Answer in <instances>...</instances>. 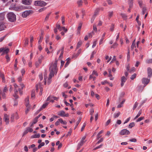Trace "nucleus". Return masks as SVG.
<instances>
[{"mask_svg":"<svg viewBox=\"0 0 152 152\" xmlns=\"http://www.w3.org/2000/svg\"><path fill=\"white\" fill-rule=\"evenodd\" d=\"M57 60H56L54 61V63L51 65L49 68L50 71V74L49 78L48 80V83L50 84V82L49 81H51L52 77L54 76V74L57 73Z\"/></svg>","mask_w":152,"mask_h":152,"instance_id":"f257e3e1","label":"nucleus"},{"mask_svg":"<svg viewBox=\"0 0 152 152\" xmlns=\"http://www.w3.org/2000/svg\"><path fill=\"white\" fill-rule=\"evenodd\" d=\"M7 18L8 20L11 22H14L16 20V15L13 12H10L7 14Z\"/></svg>","mask_w":152,"mask_h":152,"instance_id":"f03ea898","label":"nucleus"},{"mask_svg":"<svg viewBox=\"0 0 152 152\" xmlns=\"http://www.w3.org/2000/svg\"><path fill=\"white\" fill-rule=\"evenodd\" d=\"M34 5L37 6L44 7L46 5V3L42 1H34Z\"/></svg>","mask_w":152,"mask_h":152,"instance_id":"7ed1b4c3","label":"nucleus"},{"mask_svg":"<svg viewBox=\"0 0 152 152\" xmlns=\"http://www.w3.org/2000/svg\"><path fill=\"white\" fill-rule=\"evenodd\" d=\"M59 97L54 96L53 95H50L47 99L46 101H50V102L52 103L54 102V100L58 101Z\"/></svg>","mask_w":152,"mask_h":152,"instance_id":"20e7f679","label":"nucleus"},{"mask_svg":"<svg viewBox=\"0 0 152 152\" xmlns=\"http://www.w3.org/2000/svg\"><path fill=\"white\" fill-rule=\"evenodd\" d=\"M86 137V136H84L81 139L80 142L78 143L77 147V150L79 149L80 148V147L82 146L83 144L84 143H85L86 142V140L84 141Z\"/></svg>","mask_w":152,"mask_h":152,"instance_id":"39448f33","label":"nucleus"},{"mask_svg":"<svg viewBox=\"0 0 152 152\" xmlns=\"http://www.w3.org/2000/svg\"><path fill=\"white\" fill-rule=\"evenodd\" d=\"M130 133V132L126 129H123L119 132L120 134L122 135H128Z\"/></svg>","mask_w":152,"mask_h":152,"instance_id":"423d86ee","label":"nucleus"},{"mask_svg":"<svg viewBox=\"0 0 152 152\" xmlns=\"http://www.w3.org/2000/svg\"><path fill=\"white\" fill-rule=\"evenodd\" d=\"M33 13V11L31 10L26 11L23 12L22 14V16L23 18H26L29 14Z\"/></svg>","mask_w":152,"mask_h":152,"instance_id":"0eeeda50","label":"nucleus"},{"mask_svg":"<svg viewBox=\"0 0 152 152\" xmlns=\"http://www.w3.org/2000/svg\"><path fill=\"white\" fill-rule=\"evenodd\" d=\"M150 79L146 78H143L142 80V83L144 84V87L145 86L149 83Z\"/></svg>","mask_w":152,"mask_h":152,"instance_id":"6e6552de","label":"nucleus"},{"mask_svg":"<svg viewBox=\"0 0 152 152\" xmlns=\"http://www.w3.org/2000/svg\"><path fill=\"white\" fill-rule=\"evenodd\" d=\"M14 1V0H10L6 4V6L10 5V8H13L15 7V4H13L12 2Z\"/></svg>","mask_w":152,"mask_h":152,"instance_id":"1a4fd4ad","label":"nucleus"},{"mask_svg":"<svg viewBox=\"0 0 152 152\" xmlns=\"http://www.w3.org/2000/svg\"><path fill=\"white\" fill-rule=\"evenodd\" d=\"M4 119L6 123V124L9 123L10 121L9 116L6 114H4Z\"/></svg>","mask_w":152,"mask_h":152,"instance_id":"9d476101","label":"nucleus"},{"mask_svg":"<svg viewBox=\"0 0 152 152\" xmlns=\"http://www.w3.org/2000/svg\"><path fill=\"white\" fill-rule=\"evenodd\" d=\"M31 2V0H22V3L25 5H30Z\"/></svg>","mask_w":152,"mask_h":152,"instance_id":"9b49d317","label":"nucleus"},{"mask_svg":"<svg viewBox=\"0 0 152 152\" xmlns=\"http://www.w3.org/2000/svg\"><path fill=\"white\" fill-rule=\"evenodd\" d=\"M148 77L150 78L152 75V69L150 67L147 69Z\"/></svg>","mask_w":152,"mask_h":152,"instance_id":"f8f14e48","label":"nucleus"},{"mask_svg":"<svg viewBox=\"0 0 152 152\" xmlns=\"http://www.w3.org/2000/svg\"><path fill=\"white\" fill-rule=\"evenodd\" d=\"M127 79V78L126 77H125L124 76H123V77H122L121 80V87H122L124 86V83H125Z\"/></svg>","mask_w":152,"mask_h":152,"instance_id":"ddd939ff","label":"nucleus"},{"mask_svg":"<svg viewBox=\"0 0 152 152\" xmlns=\"http://www.w3.org/2000/svg\"><path fill=\"white\" fill-rule=\"evenodd\" d=\"M0 77L2 78V82L5 83V80L4 74L0 72Z\"/></svg>","mask_w":152,"mask_h":152,"instance_id":"4468645a","label":"nucleus"},{"mask_svg":"<svg viewBox=\"0 0 152 152\" xmlns=\"http://www.w3.org/2000/svg\"><path fill=\"white\" fill-rule=\"evenodd\" d=\"M58 121H60V122L61 124L64 125H66L67 124L66 122L65 121H63L61 118L58 119Z\"/></svg>","mask_w":152,"mask_h":152,"instance_id":"2eb2a0df","label":"nucleus"},{"mask_svg":"<svg viewBox=\"0 0 152 152\" xmlns=\"http://www.w3.org/2000/svg\"><path fill=\"white\" fill-rule=\"evenodd\" d=\"M6 27L5 25L2 23H0V31H1L4 30V28Z\"/></svg>","mask_w":152,"mask_h":152,"instance_id":"dca6fc26","label":"nucleus"},{"mask_svg":"<svg viewBox=\"0 0 152 152\" xmlns=\"http://www.w3.org/2000/svg\"><path fill=\"white\" fill-rule=\"evenodd\" d=\"M133 3V0H129L128 4L129 8H132V7Z\"/></svg>","mask_w":152,"mask_h":152,"instance_id":"f3484780","label":"nucleus"},{"mask_svg":"<svg viewBox=\"0 0 152 152\" xmlns=\"http://www.w3.org/2000/svg\"><path fill=\"white\" fill-rule=\"evenodd\" d=\"M83 3V2L82 0H78L77 2L78 6L81 7L82 6Z\"/></svg>","mask_w":152,"mask_h":152,"instance_id":"a211bd4d","label":"nucleus"},{"mask_svg":"<svg viewBox=\"0 0 152 152\" xmlns=\"http://www.w3.org/2000/svg\"><path fill=\"white\" fill-rule=\"evenodd\" d=\"M4 18V13H0V20H3Z\"/></svg>","mask_w":152,"mask_h":152,"instance_id":"6ab92c4d","label":"nucleus"},{"mask_svg":"<svg viewBox=\"0 0 152 152\" xmlns=\"http://www.w3.org/2000/svg\"><path fill=\"white\" fill-rule=\"evenodd\" d=\"M65 113V112L64 111L61 110L59 112L58 115H59L64 117Z\"/></svg>","mask_w":152,"mask_h":152,"instance_id":"aec40b11","label":"nucleus"},{"mask_svg":"<svg viewBox=\"0 0 152 152\" xmlns=\"http://www.w3.org/2000/svg\"><path fill=\"white\" fill-rule=\"evenodd\" d=\"M142 113V110H140L138 112V114L134 118V119L135 120L139 116H140Z\"/></svg>","mask_w":152,"mask_h":152,"instance_id":"412c9836","label":"nucleus"},{"mask_svg":"<svg viewBox=\"0 0 152 152\" xmlns=\"http://www.w3.org/2000/svg\"><path fill=\"white\" fill-rule=\"evenodd\" d=\"M15 63L14 64V67L15 69V70H16L18 69V68L17 67V63L18 62L17 59H15Z\"/></svg>","mask_w":152,"mask_h":152,"instance_id":"4be33fe9","label":"nucleus"},{"mask_svg":"<svg viewBox=\"0 0 152 152\" xmlns=\"http://www.w3.org/2000/svg\"><path fill=\"white\" fill-rule=\"evenodd\" d=\"M99 9L98 8L96 9L95 11L94 14V15L93 16L95 17L96 15H97L99 13Z\"/></svg>","mask_w":152,"mask_h":152,"instance_id":"5701e85b","label":"nucleus"},{"mask_svg":"<svg viewBox=\"0 0 152 152\" xmlns=\"http://www.w3.org/2000/svg\"><path fill=\"white\" fill-rule=\"evenodd\" d=\"M49 103V102H46L45 103L43 104L41 107L40 108H42V110L43 109H44L47 106Z\"/></svg>","mask_w":152,"mask_h":152,"instance_id":"b1692460","label":"nucleus"},{"mask_svg":"<svg viewBox=\"0 0 152 152\" xmlns=\"http://www.w3.org/2000/svg\"><path fill=\"white\" fill-rule=\"evenodd\" d=\"M43 56H40L38 59V61H38L39 63H41L42 62V60H43Z\"/></svg>","mask_w":152,"mask_h":152,"instance_id":"393cba45","label":"nucleus"},{"mask_svg":"<svg viewBox=\"0 0 152 152\" xmlns=\"http://www.w3.org/2000/svg\"><path fill=\"white\" fill-rule=\"evenodd\" d=\"M25 42L24 43V45L25 46H27L28 44V38H26L24 39Z\"/></svg>","mask_w":152,"mask_h":152,"instance_id":"a878e982","label":"nucleus"},{"mask_svg":"<svg viewBox=\"0 0 152 152\" xmlns=\"http://www.w3.org/2000/svg\"><path fill=\"white\" fill-rule=\"evenodd\" d=\"M9 48H6L4 49V50L3 52V54L6 53L7 54L9 52Z\"/></svg>","mask_w":152,"mask_h":152,"instance_id":"bb28decb","label":"nucleus"},{"mask_svg":"<svg viewBox=\"0 0 152 152\" xmlns=\"http://www.w3.org/2000/svg\"><path fill=\"white\" fill-rule=\"evenodd\" d=\"M121 15L124 19L126 20L127 19V16L125 14L123 13H121Z\"/></svg>","mask_w":152,"mask_h":152,"instance_id":"cd10ccee","label":"nucleus"},{"mask_svg":"<svg viewBox=\"0 0 152 152\" xmlns=\"http://www.w3.org/2000/svg\"><path fill=\"white\" fill-rule=\"evenodd\" d=\"M121 113L120 112H118L117 113H115L114 115V118H116L118 117L120 115Z\"/></svg>","mask_w":152,"mask_h":152,"instance_id":"c85d7f7f","label":"nucleus"},{"mask_svg":"<svg viewBox=\"0 0 152 152\" xmlns=\"http://www.w3.org/2000/svg\"><path fill=\"white\" fill-rule=\"evenodd\" d=\"M15 117V114H13L11 115V117H10V121L11 122H13V121Z\"/></svg>","mask_w":152,"mask_h":152,"instance_id":"c756f323","label":"nucleus"},{"mask_svg":"<svg viewBox=\"0 0 152 152\" xmlns=\"http://www.w3.org/2000/svg\"><path fill=\"white\" fill-rule=\"evenodd\" d=\"M134 122H132L129 124V125L128 127L129 128H132V127H134Z\"/></svg>","mask_w":152,"mask_h":152,"instance_id":"7c9ffc66","label":"nucleus"},{"mask_svg":"<svg viewBox=\"0 0 152 152\" xmlns=\"http://www.w3.org/2000/svg\"><path fill=\"white\" fill-rule=\"evenodd\" d=\"M67 62L65 63V64L64 65V67H66L69 64V63H70V61H69V58H68L67 59Z\"/></svg>","mask_w":152,"mask_h":152,"instance_id":"2f4dec72","label":"nucleus"},{"mask_svg":"<svg viewBox=\"0 0 152 152\" xmlns=\"http://www.w3.org/2000/svg\"><path fill=\"white\" fill-rule=\"evenodd\" d=\"M43 39V36H40V39L38 41V44H40L42 42V40Z\"/></svg>","mask_w":152,"mask_h":152,"instance_id":"473e14b6","label":"nucleus"},{"mask_svg":"<svg viewBox=\"0 0 152 152\" xmlns=\"http://www.w3.org/2000/svg\"><path fill=\"white\" fill-rule=\"evenodd\" d=\"M82 44V42L81 41H79L77 44L76 48L77 49L79 48L80 46H81Z\"/></svg>","mask_w":152,"mask_h":152,"instance_id":"72a5a7b5","label":"nucleus"},{"mask_svg":"<svg viewBox=\"0 0 152 152\" xmlns=\"http://www.w3.org/2000/svg\"><path fill=\"white\" fill-rule=\"evenodd\" d=\"M45 145V143L44 142H42L38 146V149L40 148L42 146H44Z\"/></svg>","mask_w":152,"mask_h":152,"instance_id":"f704fd0d","label":"nucleus"},{"mask_svg":"<svg viewBox=\"0 0 152 152\" xmlns=\"http://www.w3.org/2000/svg\"><path fill=\"white\" fill-rule=\"evenodd\" d=\"M135 47H136L135 44V40H134L132 43V44L131 45V48L132 50L134 49V48Z\"/></svg>","mask_w":152,"mask_h":152,"instance_id":"c9c22d12","label":"nucleus"},{"mask_svg":"<svg viewBox=\"0 0 152 152\" xmlns=\"http://www.w3.org/2000/svg\"><path fill=\"white\" fill-rule=\"evenodd\" d=\"M144 117H140L139 118L137 119L136 121V122H138L141 121V120L144 119Z\"/></svg>","mask_w":152,"mask_h":152,"instance_id":"e433bc0d","label":"nucleus"},{"mask_svg":"<svg viewBox=\"0 0 152 152\" xmlns=\"http://www.w3.org/2000/svg\"><path fill=\"white\" fill-rule=\"evenodd\" d=\"M118 45V44L117 43H115L111 47V48H115L117 47Z\"/></svg>","mask_w":152,"mask_h":152,"instance_id":"4c0bfd02","label":"nucleus"},{"mask_svg":"<svg viewBox=\"0 0 152 152\" xmlns=\"http://www.w3.org/2000/svg\"><path fill=\"white\" fill-rule=\"evenodd\" d=\"M146 62L147 64L152 63V58L147 60Z\"/></svg>","mask_w":152,"mask_h":152,"instance_id":"58836bf2","label":"nucleus"},{"mask_svg":"<svg viewBox=\"0 0 152 152\" xmlns=\"http://www.w3.org/2000/svg\"><path fill=\"white\" fill-rule=\"evenodd\" d=\"M35 97V91H33L31 93V98H34Z\"/></svg>","mask_w":152,"mask_h":152,"instance_id":"ea45409f","label":"nucleus"},{"mask_svg":"<svg viewBox=\"0 0 152 152\" xmlns=\"http://www.w3.org/2000/svg\"><path fill=\"white\" fill-rule=\"evenodd\" d=\"M49 36L48 35H46L45 36V42L46 43H47L49 41Z\"/></svg>","mask_w":152,"mask_h":152,"instance_id":"a19ab883","label":"nucleus"},{"mask_svg":"<svg viewBox=\"0 0 152 152\" xmlns=\"http://www.w3.org/2000/svg\"><path fill=\"white\" fill-rule=\"evenodd\" d=\"M61 21L62 24L64 25L65 22V18L64 16H63L61 17Z\"/></svg>","mask_w":152,"mask_h":152,"instance_id":"79ce46f5","label":"nucleus"},{"mask_svg":"<svg viewBox=\"0 0 152 152\" xmlns=\"http://www.w3.org/2000/svg\"><path fill=\"white\" fill-rule=\"evenodd\" d=\"M103 144H101L100 145H99L96 147V148H94V150H96L98 148H101L102 146H103Z\"/></svg>","mask_w":152,"mask_h":152,"instance_id":"37998d69","label":"nucleus"},{"mask_svg":"<svg viewBox=\"0 0 152 152\" xmlns=\"http://www.w3.org/2000/svg\"><path fill=\"white\" fill-rule=\"evenodd\" d=\"M136 74L134 73L132 76L131 77H130V79L132 80H133L136 77Z\"/></svg>","mask_w":152,"mask_h":152,"instance_id":"c03bdc74","label":"nucleus"},{"mask_svg":"<svg viewBox=\"0 0 152 152\" xmlns=\"http://www.w3.org/2000/svg\"><path fill=\"white\" fill-rule=\"evenodd\" d=\"M138 103L137 102H135L133 108V110H134V109L137 107L138 105Z\"/></svg>","mask_w":152,"mask_h":152,"instance_id":"a18cd8bd","label":"nucleus"},{"mask_svg":"<svg viewBox=\"0 0 152 152\" xmlns=\"http://www.w3.org/2000/svg\"><path fill=\"white\" fill-rule=\"evenodd\" d=\"M146 9L145 7H143L142 9V14L144 15L146 11Z\"/></svg>","mask_w":152,"mask_h":152,"instance_id":"49530a36","label":"nucleus"},{"mask_svg":"<svg viewBox=\"0 0 152 152\" xmlns=\"http://www.w3.org/2000/svg\"><path fill=\"white\" fill-rule=\"evenodd\" d=\"M94 112V109H92L90 110V113L91 116H93V115Z\"/></svg>","mask_w":152,"mask_h":152,"instance_id":"de8ad7c7","label":"nucleus"},{"mask_svg":"<svg viewBox=\"0 0 152 152\" xmlns=\"http://www.w3.org/2000/svg\"><path fill=\"white\" fill-rule=\"evenodd\" d=\"M5 58L7 59V62H8L9 61H10V58L8 54H7V55L6 56Z\"/></svg>","mask_w":152,"mask_h":152,"instance_id":"09e8293b","label":"nucleus"},{"mask_svg":"<svg viewBox=\"0 0 152 152\" xmlns=\"http://www.w3.org/2000/svg\"><path fill=\"white\" fill-rule=\"evenodd\" d=\"M94 34V32L92 31L91 32H90L88 34V36L89 37L91 38L92 36V34Z\"/></svg>","mask_w":152,"mask_h":152,"instance_id":"8fccbe9b","label":"nucleus"},{"mask_svg":"<svg viewBox=\"0 0 152 152\" xmlns=\"http://www.w3.org/2000/svg\"><path fill=\"white\" fill-rule=\"evenodd\" d=\"M81 120V119L80 118L79 119V120L77 121L76 123V125L75 126V129L77 126L79 124Z\"/></svg>","mask_w":152,"mask_h":152,"instance_id":"3c124183","label":"nucleus"},{"mask_svg":"<svg viewBox=\"0 0 152 152\" xmlns=\"http://www.w3.org/2000/svg\"><path fill=\"white\" fill-rule=\"evenodd\" d=\"M129 141L131 142H137V140L135 138H133L130 139Z\"/></svg>","mask_w":152,"mask_h":152,"instance_id":"603ef678","label":"nucleus"},{"mask_svg":"<svg viewBox=\"0 0 152 152\" xmlns=\"http://www.w3.org/2000/svg\"><path fill=\"white\" fill-rule=\"evenodd\" d=\"M82 23H80L79 25V26L77 28V30L78 31L79 30H80L82 27Z\"/></svg>","mask_w":152,"mask_h":152,"instance_id":"864d4df0","label":"nucleus"},{"mask_svg":"<svg viewBox=\"0 0 152 152\" xmlns=\"http://www.w3.org/2000/svg\"><path fill=\"white\" fill-rule=\"evenodd\" d=\"M114 25L113 24H112L110 27V30L112 31H113L114 30Z\"/></svg>","mask_w":152,"mask_h":152,"instance_id":"5fc2aeb1","label":"nucleus"},{"mask_svg":"<svg viewBox=\"0 0 152 152\" xmlns=\"http://www.w3.org/2000/svg\"><path fill=\"white\" fill-rule=\"evenodd\" d=\"M109 13V16L110 18L112 17L113 15V11L110 12H108Z\"/></svg>","mask_w":152,"mask_h":152,"instance_id":"6e6d98bb","label":"nucleus"},{"mask_svg":"<svg viewBox=\"0 0 152 152\" xmlns=\"http://www.w3.org/2000/svg\"><path fill=\"white\" fill-rule=\"evenodd\" d=\"M26 129L28 130V132H32L33 130V129L29 127H27Z\"/></svg>","mask_w":152,"mask_h":152,"instance_id":"4d7b16f0","label":"nucleus"},{"mask_svg":"<svg viewBox=\"0 0 152 152\" xmlns=\"http://www.w3.org/2000/svg\"><path fill=\"white\" fill-rule=\"evenodd\" d=\"M7 35L6 34L5 35H4V37L0 38V42H1L3 41V40L7 36Z\"/></svg>","mask_w":152,"mask_h":152,"instance_id":"13d9d810","label":"nucleus"},{"mask_svg":"<svg viewBox=\"0 0 152 152\" xmlns=\"http://www.w3.org/2000/svg\"><path fill=\"white\" fill-rule=\"evenodd\" d=\"M138 4L140 7H142V1H138Z\"/></svg>","mask_w":152,"mask_h":152,"instance_id":"bf43d9fd","label":"nucleus"},{"mask_svg":"<svg viewBox=\"0 0 152 152\" xmlns=\"http://www.w3.org/2000/svg\"><path fill=\"white\" fill-rule=\"evenodd\" d=\"M111 121V119H109L106 123L105 125L106 126H107L110 123Z\"/></svg>","mask_w":152,"mask_h":152,"instance_id":"052dcab7","label":"nucleus"},{"mask_svg":"<svg viewBox=\"0 0 152 152\" xmlns=\"http://www.w3.org/2000/svg\"><path fill=\"white\" fill-rule=\"evenodd\" d=\"M37 121L38 119L35 117L32 123H33V124H35L37 123Z\"/></svg>","mask_w":152,"mask_h":152,"instance_id":"680f3d73","label":"nucleus"},{"mask_svg":"<svg viewBox=\"0 0 152 152\" xmlns=\"http://www.w3.org/2000/svg\"><path fill=\"white\" fill-rule=\"evenodd\" d=\"M92 74L93 75H95L96 76H98V74L97 72L96 71H95V70H94L93 71Z\"/></svg>","mask_w":152,"mask_h":152,"instance_id":"e2e57ef3","label":"nucleus"},{"mask_svg":"<svg viewBox=\"0 0 152 152\" xmlns=\"http://www.w3.org/2000/svg\"><path fill=\"white\" fill-rule=\"evenodd\" d=\"M50 13L46 15L45 18V20L47 21V20L48 19L50 15Z\"/></svg>","mask_w":152,"mask_h":152,"instance_id":"0e129e2a","label":"nucleus"},{"mask_svg":"<svg viewBox=\"0 0 152 152\" xmlns=\"http://www.w3.org/2000/svg\"><path fill=\"white\" fill-rule=\"evenodd\" d=\"M108 82H107V80H106L104 81H102V82H101V84L102 85H104L106 83L108 84Z\"/></svg>","mask_w":152,"mask_h":152,"instance_id":"69168bd1","label":"nucleus"},{"mask_svg":"<svg viewBox=\"0 0 152 152\" xmlns=\"http://www.w3.org/2000/svg\"><path fill=\"white\" fill-rule=\"evenodd\" d=\"M86 126V123H84L83 124V126L82 127L81 129V131H82L83 130L85 127Z\"/></svg>","mask_w":152,"mask_h":152,"instance_id":"338daca9","label":"nucleus"},{"mask_svg":"<svg viewBox=\"0 0 152 152\" xmlns=\"http://www.w3.org/2000/svg\"><path fill=\"white\" fill-rule=\"evenodd\" d=\"M81 52V49H80L79 50H78L77 52V53L76 55V57H77L79 55V54Z\"/></svg>","mask_w":152,"mask_h":152,"instance_id":"774afa93","label":"nucleus"}]
</instances>
